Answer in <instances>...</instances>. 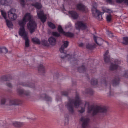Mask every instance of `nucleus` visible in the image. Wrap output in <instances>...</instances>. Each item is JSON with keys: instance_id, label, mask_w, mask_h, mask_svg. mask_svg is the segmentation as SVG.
<instances>
[{"instance_id": "obj_28", "label": "nucleus", "mask_w": 128, "mask_h": 128, "mask_svg": "<svg viewBox=\"0 0 128 128\" xmlns=\"http://www.w3.org/2000/svg\"><path fill=\"white\" fill-rule=\"evenodd\" d=\"M116 2L118 3L123 2L125 5L128 6V0H116Z\"/></svg>"}, {"instance_id": "obj_26", "label": "nucleus", "mask_w": 128, "mask_h": 128, "mask_svg": "<svg viewBox=\"0 0 128 128\" xmlns=\"http://www.w3.org/2000/svg\"><path fill=\"white\" fill-rule=\"evenodd\" d=\"M26 22V20H24L23 18L22 20H19L18 21V24L20 26H24Z\"/></svg>"}, {"instance_id": "obj_14", "label": "nucleus", "mask_w": 128, "mask_h": 128, "mask_svg": "<svg viewBox=\"0 0 128 128\" xmlns=\"http://www.w3.org/2000/svg\"><path fill=\"white\" fill-rule=\"evenodd\" d=\"M40 97L46 101H51L52 100L51 97L46 93L42 94L40 95Z\"/></svg>"}, {"instance_id": "obj_6", "label": "nucleus", "mask_w": 128, "mask_h": 128, "mask_svg": "<svg viewBox=\"0 0 128 128\" xmlns=\"http://www.w3.org/2000/svg\"><path fill=\"white\" fill-rule=\"evenodd\" d=\"M9 18L12 20L16 19L17 15L15 14V10L14 9H12L8 12Z\"/></svg>"}, {"instance_id": "obj_53", "label": "nucleus", "mask_w": 128, "mask_h": 128, "mask_svg": "<svg viewBox=\"0 0 128 128\" xmlns=\"http://www.w3.org/2000/svg\"><path fill=\"white\" fill-rule=\"evenodd\" d=\"M85 111L84 108H81V110H79V112L80 113H82Z\"/></svg>"}, {"instance_id": "obj_22", "label": "nucleus", "mask_w": 128, "mask_h": 128, "mask_svg": "<svg viewBox=\"0 0 128 128\" xmlns=\"http://www.w3.org/2000/svg\"><path fill=\"white\" fill-rule=\"evenodd\" d=\"M19 35L25 40L28 39V34L27 32H19Z\"/></svg>"}, {"instance_id": "obj_32", "label": "nucleus", "mask_w": 128, "mask_h": 128, "mask_svg": "<svg viewBox=\"0 0 128 128\" xmlns=\"http://www.w3.org/2000/svg\"><path fill=\"white\" fill-rule=\"evenodd\" d=\"M86 69L84 66L79 67L78 68V70L80 72H83L86 71Z\"/></svg>"}, {"instance_id": "obj_50", "label": "nucleus", "mask_w": 128, "mask_h": 128, "mask_svg": "<svg viewBox=\"0 0 128 128\" xmlns=\"http://www.w3.org/2000/svg\"><path fill=\"white\" fill-rule=\"evenodd\" d=\"M61 94L62 96H67L68 95V93L66 92H62Z\"/></svg>"}, {"instance_id": "obj_16", "label": "nucleus", "mask_w": 128, "mask_h": 128, "mask_svg": "<svg viewBox=\"0 0 128 128\" xmlns=\"http://www.w3.org/2000/svg\"><path fill=\"white\" fill-rule=\"evenodd\" d=\"M68 13L73 19H75L78 18V15L76 12L72 11H69Z\"/></svg>"}, {"instance_id": "obj_1", "label": "nucleus", "mask_w": 128, "mask_h": 128, "mask_svg": "<svg viewBox=\"0 0 128 128\" xmlns=\"http://www.w3.org/2000/svg\"><path fill=\"white\" fill-rule=\"evenodd\" d=\"M68 102L65 105L70 114H73L74 112V106L76 108H78L81 104V100L80 98L79 94H76L74 100L71 98H68Z\"/></svg>"}, {"instance_id": "obj_5", "label": "nucleus", "mask_w": 128, "mask_h": 128, "mask_svg": "<svg viewBox=\"0 0 128 128\" xmlns=\"http://www.w3.org/2000/svg\"><path fill=\"white\" fill-rule=\"evenodd\" d=\"M37 14L38 18L40 19L42 22H45L46 18V15L44 14L43 11L42 10H37Z\"/></svg>"}, {"instance_id": "obj_18", "label": "nucleus", "mask_w": 128, "mask_h": 128, "mask_svg": "<svg viewBox=\"0 0 128 128\" xmlns=\"http://www.w3.org/2000/svg\"><path fill=\"white\" fill-rule=\"evenodd\" d=\"M18 100L16 99H13L10 100L9 101V104L10 106L16 105L18 104Z\"/></svg>"}, {"instance_id": "obj_3", "label": "nucleus", "mask_w": 128, "mask_h": 128, "mask_svg": "<svg viewBox=\"0 0 128 128\" xmlns=\"http://www.w3.org/2000/svg\"><path fill=\"white\" fill-rule=\"evenodd\" d=\"M97 6V4L96 3L93 4L92 10V16L97 19L100 20L102 19V15L103 13L96 10Z\"/></svg>"}, {"instance_id": "obj_54", "label": "nucleus", "mask_w": 128, "mask_h": 128, "mask_svg": "<svg viewBox=\"0 0 128 128\" xmlns=\"http://www.w3.org/2000/svg\"><path fill=\"white\" fill-rule=\"evenodd\" d=\"M108 34L110 37H112L114 36L112 32H108Z\"/></svg>"}, {"instance_id": "obj_39", "label": "nucleus", "mask_w": 128, "mask_h": 128, "mask_svg": "<svg viewBox=\"0 0 128 128\" xmlns=\"http://www.w3.org/2000/svg\"><path fill=\"white\" fill-rule=\"evenodd\" d=\"M42 45L46 46H49V44L48 43L47 41L45 40H43L42 41Z\"/></svg>"}, {"instance_id": "obj_34", "label": "nucleus", "mask_w": 128, "mask_h": 128, "mask_svg": "<svg viewBox=\"0 0 128 128\" xmlns=\"http://www.w3.org/2000/svg\"><path fill=\"white\" fill-rule=\"evenodd\" d=\"M32 5L38 9L42 7L41 4L38 3H36L34 4H32Z\"/></svg>"}, {"instance_id": "obj_15", "label": "nucleus", "mask_w": 128, "mask_h": 128, "mask_svg": "<svg viewBox=\"0 0 128 128\" xmlns=\"http://www.w3.org/2000/svg\"><path fill=\"white\" fill-rule=\"evenodd\" d=\"M48 41L50 44L52 46H55L56 44V39L52 36H51L49 38Z\"/></svg>"}, {"instance_id": "obj_45", "label": "nucleus", "mask_w": 128, "mask_h": 128, "mask_svg": "<svg viewBox=\"0 0 128 128\" xmlns=\"http://www.w3.org/2000/svg\"><path fill=\"white\" fill-rule=\"evenodd\" d=\"M19 32H26L24 28V26H20Z\"/></svg>"}, {"instance_id": "obj_23", "label": "nucleus", "mask_w": 128, "mask_h": 128, "mask_svg": "<svg viewBox=\"0 0 128 128\" xmlns=\"http://www.w3.org/2000/svg\"><path fill=\"white\" fill-rule=\"evenodd\" d=\"M38 71L39 73H44L45 72V69L44 67L42 65L40 64L38 67ZM44 75V74H43Z\"/></svg>"}, {"instance_id": "obj_59", "label": "nucleus", "mask_w": 128, "mask_h": 128, "mask_svg": "<svg viewBox=\"0 0 128 128\" xmlns=\"http://www.w3.org/2000/svg\"><path fill=\"white\" fill-rule=\"evenodd\" d=\"M108 12L109 13H110L112 12V11L110 10H108Z\"/></svg>"}, {"instance_id": "obj_9", "label": "nucleus", "mask_w": 128, "mask_h": 128, "mask_svg": "<svg viewBox=\"0 0 128 128\" xmlns=\"http://www.w3.org/2000/svg\"><path fill=\"white\" fill-rule=\"evenodd\" d=\"M93 37L95 42L98 46H101L103 42V40L100 38L94 35H93Z\"/></svg>"}, {"instance_id": "obj_55", "label": "nucleus", "mask_w": 128, "mask_h": 128, "mask_svg": "<svg viewBox=\"0 0 128 128\" xmlns=\"http://www.w3.org/2000/svg\"><path fill=\"white\" fill-rule=\"evenodd\" d=\"M20 4L24 6V0H20Z\"/></svg>"}, {"instance_id": "obj_17", "label": "nucleus", "mask_w": 128, "mask_h": 128, "mask_svg": "<svg viewBox=\"0 0 128 128\" xmlns=\"http://www.w3.org/2000/svg\"><path fill=\"white\" fill-rule=\"evenodd\" d=\"M120 82V79L118 77L116 76L112 81V84L113 86L118 85Z\"/></svg>"}, {"instance_id": "obj_31", "label": "nucleus", "mask_w": 128, "mask_h": 128, "mask_svg": "<svg viewBox=\"0 0 128 128\" xmlns=\"http://www.w3.org/2000/svg\"><path fill=\"white\" fill-rule=\"evenodd\" d=\"M122 43L124 45H128V37L126 36L123 37Z\"/></svg>"}, {"instance_id": "obj_63", "label": "nucleus", "mask_w": 128, "mask_h": 128, "mask_svg": "<svg viewBox=\"0 0 128 128\" xmlns=\"http://www.w3.org/2000/svg\"><path fill=\"white\" fill-rule=\"evenodd\" d=\"M106 32H111V31H109V30H108L106 31Z\"/></svg>"}, {"instance_id": "obj_10", "label": "nucleus", "mask_w": 128, "mask_h": 128, "mask_svg": "<svg viewBox=\"0 0 128 128\" xmlns=\"http://www.w3.org/2000/svg\"><path fill=\"white\" fill-rule=\"evenodd\" d=\"M77 7L78 10L83 12H86L88 11V8L82 4H78Z\"/></svg>"}, {"instance_id": "obj_61", "label": "nucleus", "mask_w": 128, "mask_h": 128, "mask_svg": "<svg viewBox=\"0 0 128 128\" xmlns=\"http://www.w3.org/2000/svg\"><path fill=\"white\" fill-rule=\"evenodd\" d=\"M116 61H115V63L116 64ZM117 64H119L120 63V62L119 61H118L117 62Z\"/></svg>"}, {"instance_id": "obj_8", "label": "nucleus", "mask_w": 128, "mask_h": 128, "mask_svg": "<svg viewBox=\"0 0 128 128\" xmlns=\"http://www.w3.org/2000/svg\"><path fill=\"white\" fill-rule=\"evenodd\" d=\"M80 120L82 122V125L83 128H86L88 124L89 121V118H88L82 117L80 118Z\"/></svg>"}, {"instance_id": "obj_51", "label": "nucleus", "mask_w": 128, "mask_h": 128, "mask_svg": "<svg viewBox=\"0 0 128 128\" xmlns=\"http://www.w3.org/2000/svg\"><path fill=\"white\" fill-rule=\"evenodd\" d=\"M30 92L28 91H25L24 94L26 96H29L30 95Z\"/></svg>"}, {"instance_id": "obj_52", "label": "nucleus", "mask_w": 128, "mask_h": 128, "mask_svg": "<svg viewBox=\"0 0 128 128\" xmlns=\"http://www.w3.org/2000/svg\"><path fill=\"white\" fill-rule=\"evenodd\" d=\"M30 92L28 91H25L24 94L26 96H29L30 95Z\"/></svg>"}, {"instance_id": "obj_49", "label": "nucleus", "mask_w": 128, "mask_h": 128, "mask_svg": "<svg viewBox=\"0 0 128 128\" xmlns=\"http://www.w3.org/2000/svg\"><path fill=\"white\" fill-rule=\"evenodd\" d=\"M52 34L55 37H59L60 36V34L58 32H52Z\"/></svg>"}, {"instance_id": "obj_48", "label": "nucleus", "mask_w": 128, "mask_h": 128, "mask_svg": "<svg viewBox=\"0 0 128 128\" xmlns=\"http://www.w3.org/2000/svg\"><path fill=\"white\" fill-rule=\"evenodd\" d=\"M1 14L4 18L6 20V12L3 11H2Z\"/></svg>"}, {"instance_id": "obj_25", "label": "nucleus", "mask_w": 128, "mask_h": 128, "mask_svg": "<svg viewBox=\"0 0 128 128\" xmlns=\"http://www.w3.org/2000/svg\"><path fill=\"white\" fill-rule=\"evenodd\" d=\"M11 79L8 76H3L1 78V81L2 82L4 81H9Z\"/></svg>"}, {"instance_id": "obj_42", "label": "nucleus", "mask_w": 128, "mask_h": 128, "mask_svg": "<svg viewBox=\"0 0 128 128\" xmlns=\"http://www.w3.org/2000/svg\"><path fill=\"white\" fill-rule=\"evenodd\" d=\"M25 45L26 47H28L30 46L29 44V40L28 39H27L25 40Z\"/></svg>"}, {"instance_id": "obj_43", "label": "nucleus", "mask_w": 128, "mask_h": 128, "mask_svg": "<svg viewBox=\"0 0 128 128\" xmlns=\"http://www.w3.org/2000/svg\"><path fill=\"white\" fill-rule=\"evenodd\" d=\"M58 30L59 32H64L63 30L62 26L59 25L58 26Z\"/></svg>"}, {"instance_id": "obj_13", "label": "nucleus", "mask_w": 128, "mask_h": 128, "mask_svg": "<svg viewBox=\"0 0 128 128\" xmlns=\"http://www.w3.org/2000/svg\"><path fill=\"white\" fill-rule=\"evenodd\" d=\"M64 44L62 45L60 49L61 53L64 52V48H67L68 45V41H64L63 42Z\"/></svg>"}, {"instance_id": "obj_40", "label": "nucleus", "mask_w": 128, "mask_h": 128, "mask_svg": "<svg viewBox=\"0 0 128 128\" xmlns=\"http://www.w3.org/2000/svg\"><path fill=\"white\" fill-rule=\"evenodd\" d=\"M17 92L20 95H21L23 94H24L25 91L23 89H18L17 90Z\"/></svg>"}, {"instance_id": "obj_7", "label": "nucleus", "mask_w": 128, "mask_h": 128, "mask_svg": "<svg viewBox=\"0 0 128 128\" xmlns=\"http://www.w3.org/2000/svg\"><path fill=\"white\" fill-rule=\"evenodd\" d=\"M76 28L77 29L84 30L86 28V26L84 23L80 22H77L76 24Z\"/></svg>"}, {"instance_id": "obj_44", "label": "nucleus", "mask_w": 128, "mask_h": 128, "mask_svg": "<svg viewBox=\"0 0 128 128\" xmlns=\"http://www.w3.org/2000/svg\"><path fill=\"white\" fill-rule=\"evenodd\" d=\"M106 19L107 21L108 22H110L111 20L112 16L110 14L106 16Z\"/></svg>"}, {"instance_id": "obj_47", "label": "nucleus", "mask_w": 128, "mask_h": 128, "mask_svg": "<svg viewBox=\"0 0 128 128\" xmlns=\"http://www.w3.org/2000/svg\"><path fill=\"white\" fill-rule=\"evenodd\" d=\"M6 101V100L5 98H2L1 101V105H4Z\"/></svg>"}, {"instance_id": "obj_62", "label": "nucleus", "mask_w": 128, "mask_h": 128, "mask_svg": "<svg viewBox=\"0 0 128 128\" xmlns=\"http://www.w3.org/2000/svg\"><path fill=\"white\" fill-rule=\"evenodd\" d=\"M1 48L0 47V53H1Z\"/></svg>"}, {"instance_id": "obj_41", "label": "nucleus", "mask_w": 128, "mask_h": 128, "mask_svg": "<svg viewBox=\"0 0 128 128\" xmlns=\"http://www.w3.org/2000/svg\"><path fill=\"white\" fill-rule=\"evenodd\" d=\"M8 52V50L6 47H4L1 48V53L6 54Z\"/></svg>"}, {"instance_id": "obj_4", "label": "nucleus", "mask_w": 128, "mask_h": 128, "mask_svg": "<svg viewBox=\"0 0 128 128\" xmlns=\"http://www.w3.org/2000/svg\"><path fill=\"white\" fill-rule=\"evenodd\" d=\"M27 27L30 32L35 31L36 28V24L35 22L32 20H31L27 24Z\"/></svg>"}, {"instance_id": "obj_57", "label": "nucleus", "mask_w": 128, "mask_h": 128, "mask_svg": "<svg viewBox=\"0 0 128 128\" xmlns=\"http://www.w3.org/2000/svg\"><path fill=\"white\" fill-rule=\"evenodd\" d=\"M79 46L80 47H82L84 46V44L82 43L81 42L79 44Z\"/></svg>"}, {"instance_id": "obj_58", "label": "nucleus", "mask_w": 128, "mask_h": 128, "mask_svg": "<svg viewBox=\"0 0 128 128\" xmlns=\"http://www.w3.org/2000/svg\"><path fill=\"white\" fill-rule=\"evenodd\" d=\"M67 55H69L68 54H67V55H65L64 56H61V58H65L66 57V56H67Z\"/></svg>"}, {"instance_id": "obj_35", "label": "nucleus", "mask_w": 128, "mask_h": 128, "mask_svg": "<svg viewBox=\"0 0 128 128\" xmlns=\"http://www.w3.org/2000/svg\"><path fill=\"white\" fill-rule=\"evenodd\" d=\"M6 24L7 26L9 28H12L13 24L12 22L8 20H6Z\"/></svg>"}, {"instance_id": "obj_64", "label": "nucleus", "mask_w": 128, "mask_h": 128, "mask_svg": "<svg viewBox=\"0 0 128 128\" xmlns=\"http://www.w3.org/2000/svg\"><path fill=\"white\" fill-rule=\"evenodd\" d=\"M127 61L128 62V57H127Z\"/></svg>"}, {"instance_id": "obj_21", "label": "nucleus", "mask_w": 128, "mask_h": 128, "mask_svg": "<svg viewBox=\"0 0 128 128\" xmlns=\"http://www.w3.org/2000/svg\"><path fill=\"white\" fill-rule=\"evenodd\" d=\"M12 0H0V2L2 5H7L11 3Z\"/></svg>"}, {"instance_id": "obj_33", "label": "nucleus", "mask_w": 128, "mask_h": 128, "mask_svg": "<svg viewBox=\"0 0 128 128\" xmlns=\"http://www.w3.org/2000/svg\"><path fill=\"white\" fill-rule=\"evenodd\" d=\"M96 45L95 44H94L93 45L89 44H88L86 45V48L89 49H92L95 48L96 47Z\"/></svg>"}, {"instance_id": "obj_30", "label": "nucleus", "mask_w": 128, "mask_h": 128, "mask_svg": "<svg viewBox=\"0 0 128 128\" xmlns=\"http://www.w3.org/2000/svg\"><path fill=\"white\" fill-rule=\"evenodd\" d=\"M65 36L71 38L73 37L74 36V34L72 32H61Z\"/></svg>"}, {"instance_id": "obj_56", "label": "nucleus", "mask_w": 128, "mask_h": 128, "mask_svg": "<svg viewBox=\"0 0 128 128\" xmlns=\"http://www.w3.org/2000/svg\"><path fill=\"white\" fill-rule=\"evenodd\" d=\"M124 76L126 78L128 77V72H126L124 74Z\"/></svg>"}, {"instance_id": "obj_60", "label": "nucleus", "mask_w": 128, "mask_h": 128, "mask_svg": "<svg viewBox=\"0 0 128 128\" xmlns=\"http://www.w3.org/2000/svg\"><path fill=\"white\" fill-rule=\"evenodd\" d=\"M112 0H108L107 1L110 2H112Z\"/></svg>"}, {"instance_id": "obj_20", "label": "nucleus", "mask_w": 128, "mask_h": 128, "mask_svg": "<svg viewBox=\"0 0 128 128\" xmlns=\"http://www.w3.org/2000/svg\"><path fill=\"white\" fill-rule=\"evenodd\" d=\"M102 83H104L105 84L106 86H107L108 85H109V88L110 89V91L109 92V96H112L113 95V92H112L110 90L111 87L110 85L109 84L110 82H108L106 81V80H104V81H102Z\"/></svg>"}, {"instance_id": "obj_27", "label": "nucleus", "mask_w": 128, "mask_h": 128, "mask_svg": "<svg viewBox=\"0 0 128 128\" xmlns=\"http://www.w3.org/2000/svg\"><path fill=\"white\" fill-rule=\"evenodd\" d=\"M32 42L34 44H40V40L36 38H33L32 39Z\"/></svg>"}, {"instance_id": "obj_24", "label": "nucleus", "mask_w": 128, "mask_h": 128, "mask_svg": "<svg viewBox=\"0 0 128 128\" xmlns=\"http://www.w3.org/2000/svg\"><path fill=\"white\" fill-rule=\"evenodd\" d=\"M14 126L16 127H20L24 125L22 122H15L13 123Z\"/></svg>"}, {"instance_id": "obj_19", "label": "nucleus", "mask_w": 128, "mask_h": 128, "mask_svg": "<svg viewBox=\"0 0 128 128\" xmlns=\"http://www.w3.org/2000/svg\"><path fill=\"white\" fill-rule=\"evenodd\" d=\"M32 17V16L30 13H27L25 14L23 18L27 22L31 20Z\"/></svg>"}, {"instance_id": "obj_2", "label": "nucleus", "mask_w": 128, "mask_h": 128, "mask_svg": "<svg viewBox=\"0 0 128 128\" xmlns=\"http://www.w3.org/2000/svg\"><path fill=\"white\" fill-rule=\"evenodd\" d=\"M85 106H88V112L89 113H92V116H94L99 112L103 113V116L106 115L108 109L107 107L105 106H97L96 107L92 106H90L88 102H86Z\"/></svg>"}, {"instance_id": "obj_36", "label": "nucleus", "mask_w": 128, "mask_h": 128, "mask_svg": "<svg viewBox=\"0 0 128 128\" xmlns=\"http://www.w3.org/2000/svg\"><path fill=\"white\" fill-rule=\"evenodd\" d=\"M90 82L91 84L95 85L98 84V81L96 79H92L91 80Z\"/></svg>"}, {"instance_id": "obj_46", "label": "nucleus", "mask_w": 128, "mask_h": 128, "mask_svg": "<svg viewBox=\"0 0 128 128\" xmlns=\"http://www.w3.org/2000/svg\"><path fill=\"white\" fill-rule=\"evenodd\" d=\"M6 85L8 87L10 88H12L13 87L12 84L9 82H6Z\"/></svg>"}, {"instance_id": "obj_29", "label": "nucleus", "mask_w": 128, "mask_h": 128, "mask_svg": "<svg viewBox=\"0 0 128 128\" xmlns=\"http://www.w3.org/2000/svg\"><path fill=\"white\" fill-rule=\"evenodd\" d=\"M118 67V66L116 64H111L110 67V70H115Z\"/></svg>"}, {"instance_id": "obj_12", "label": "nucleus", "mask_w": 128, "mask_h": 128, "mask_svg": "<svg viewBox=\"0 0 128 128\" xmlns=\"http://www.w3.org/2000/svg\"><path fill=\"white\" fill-rule=\"evenodd\" d=\"M109 52L108 50H107L104 54V60L105 62H110V56L108 55Z\"/></svg>"}, {"instance_id": "obj_38", "label": "nucleus", "mask_w": 128, "mask_h": 128, "mask_svg": "<svg viewBox=\"0 0 128 128\" xmlns=\"http://www.w3.org/2000/svg\"><path fill=\"white\" fill-rule=\"evenodd\" d=\"M86 93L92 95L94 93V91L92 89H87L86 90Z\"/></svg>"}, {"instance_id": "obj_37", "label": "nucleus", "mask_w": 128, "mask_h": 128, "mask_svg": "<svg viewBox=\"0 0 128 128\" xmlns=\"http://www.w3.org/2000/svg\"><path fill=\"white\" fill-rule=\"evenodd\" d=\"M49 26L52 29L55 28L56 26L55 25L51 22H48V23Z\"/></svg>"}, {"instance_id": "obj_11", "label": "nucleus", "mask_w": 128, "mask_h": 128, "mask_svg": "<svg viewBox=\"0 0 128 128\" xmlns=\"http://www.w3.org/2000/svg\"><path fill=\"white\" fill-rule=\"evenodd\" d=\"M19 84H20L23 86L29 87L32 88H34L35 86L34 84L27 82H20L19 83Z\"/></svg>"}]
</instances>
